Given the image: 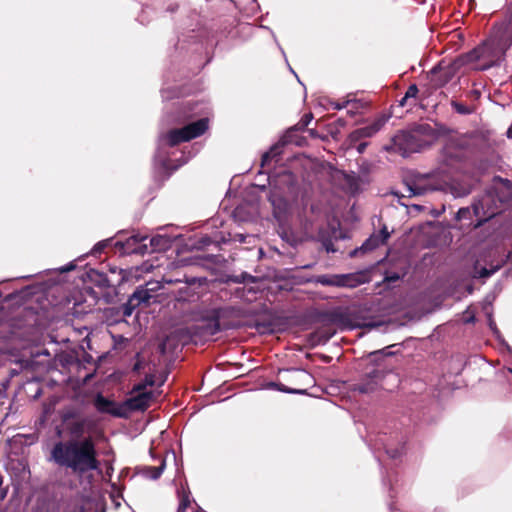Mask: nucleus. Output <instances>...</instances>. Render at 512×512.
Instances as JSON below:
<instances>
[{
    "label": "nucleus",
    "instance_id": "obj_18",
    "mask_svg": "<svg viewBox=\"0 0 512 512\" xmlns=\"http://www.w3.org/2000/svg\"><path fill=\"white\" fill-rule=\"evenodd\" d=\"M154 382H155V381H154V376H153V375H147V376L145 377L144 383H140L139 385H141V386L143 387V389H142V390H146V388H147L148 386H150V387H151V386H153V385H154Z\"/></svg>",
    "mask_w": 512,
    "mask_h": 512
},
{
    "label": "nucleus",
    "instance_id": "obj_10",
    "mask_svg": "<svg viewBox=\"0 0 512 512\" xmlns=\"http://www.w3.org/2000/svg\"><path fill=\"white\" fill-rule=\"evenodd\" d=\"M451 106L454 108V110L457 113L462 114V115L471 114L473 112V108L466 106L462 103L456 102V101H452Z\"/></svg>",
    "mask_w": 512,
    "mask_h": 512
},
{
    "label": "nucleus",
    "instance_id": "obj_2",
    "mask_svg": "<svg viewBox=\"0 0 512 512\" xmlns=\"http://www.w3.org/2000/svg\"><path fill=\"white\" fill-rule=\"evenodd\" d=\"M208 129V119H200L196 122L186 125L181 129H174L165 136L170 146H175L181 142H186L202 135Z\"/></svg>",
    "mask_w": 512,
    "mask_h": 512
},
{
    "label": "nucleus",
    "instance_id": "obj_9",
    "mask_svg": "<svg viewBox=\"0 0 512 512\" xmlns=\"http://www.w3.org/2000/svg\"><path fill=\"white\" fill-rule=\"evenodd\" d=\"M200 329L202 336H214L220 330V325L218 320L212 319L203 324Z\"/></svg>",
    "mask_w": 512,
    "mask_h": 512
},
{
    "label": "nucleus",
    "instance_id": "obj_26",
    "mask_svg": "<svg viewBox=\"0 0 512 512\" xmlns=\"http://www.w3.org/2000/svg\"><path fill=\"white\" fill-rule=\"evenodd\" d=\"M365 147H366V143L359 144V146L357 148L358 152L362 153L364 151Z\"/></svg>",
    "mask_w": 512,
    "mask_h": 512
},
{
    "label": "nucleus",
    "instance_id": "obj_12",
    "mask_svg": "<svg viewBox=\"0 0 512 512\" xmlns=\"http://www.w3.org/2000/svg\"><path fill=\"white\" fill-rule=\"evenodd\" d=\"M492 201V195L489 193L481 198V200L474 206L475 213L479 214V209L484 210L485 207H488L490 202Z\"/></svg>",
    "mask_w": 512,
    "mask_h": 512
},
{
    "label": "nucleus",
    "instance_id": "obj_21",
    "mask_svg": "<svg viewBox=\"0 0 512 512\" xmlns=\"http://www.w3.org/2000/svg\"><path fill=\"white\" fill-rule=\"evenodd\" d=\"M188 506H189V501L187 499H183L179 505L177 512H185Z\"/></svg>",
    "mask_w": 512,
    "mask_h": 512
},
{
    "label": "nucleus",
    "instance_id": "obj_15",
    "mask_svg": "<svg viewBox=\"0 0 512 512\" xmlns=\"http://www.w3.org/2000/svg\"><path fill=\"white\" fill-rule=\"evenodd\" d=\"M499 265L493 267L492 269H487V268H482L479 272H478V276L479 277H482V278H485V277H489L490 275H492L493 273H495L498 269H499Z\"/></svg>",
    "mask_w": 512,
    "mask_h": 512
},
{
    "label": "nucleus",
    "instance_id": "obj_8",
    "mask_svg": "<svg viewBox=\"0 0 512 512\" xmlns=\"http://www.w3.org/2000/svg\"><path fill=\"white\" fill-rule=\"evenodd\" d=\"M443 189V186L441 184H434L432 183V178L429 177L424 180H419L418 183L415 184L413 188L414 194H423L426 191H432V190H440Z\"/></svg>",
    "mask_w": 512,
    "mask_h": 512
},
{
    "label": "nucleus",
    "instance_id": "obj_30",
    "mask_svg": "<svg viewBox=\"0 0 512 512\" xmlns=\"http://www.w3.org/2000/svg\"><path fill=\"white\" fill-rule=\"evenodd\" d=\"M420 129L424 131L426 129V126L422 125L420 126Z\"/></svg>",
    "mask_w": 512,
    "mask_h": 512
},
{
    "label": "nucleus",
    "instance_id": "obj_23",
    "mask_svg": "<svg viewBox=\"0 0 512 512\" xmlns=\"http://www.w3.org/2000/svg\"><path fill=\"white\" fill-rule=\"evenodd\" d=\"M281 201V199H277L274 196L271 198L272 205L274 206L275 209L281 208Z\"/></svg>",
    "mask_w": 512,
    "mask_h": 512
},
{
    "label": "nucleus",
    "instance_id": "obj_6",
    "mask_svg": "<svg viewBox=\"0 0 512 512\" xmlns=\"http://www.w3.org/2000/svg\"><path fill=\"white\" fill-rule=\"evenodd\" d=\"M385 118H379L376 121H374L372 124L356 129L352 132L351 137L354 140H358L361 138H367L373 136L375 133H377L385 124Z\"/></svg>",
    "mask_w": 512,
    "mask_h": 512
},
{
    "label": "nucleus",
    "instance_id": "obj_5",
    "mask_svg": "<svg viewBox=\"0 0 512 512\" xmlns=\"http://www.w3.org/2000/svg\"><path fill=\"white\" fill-rule=\"evenodd\" d=\"M94 405L100 413H107L115 417H126V407L124 402L118 404L102 395H97Z\"/></svg>",
    "mask_w": 512,
    "mask_h": 512
},
{
    "label": "nucleus",
    "instance_id": "obj_3",
    "mask_svg": "<svg viewBox=\"0 0 512 512\" xmlns=\"http://www.w3.org/2000/svg\"><path fill=\"white\" fill-rule=\"evenodd\" d=\"M142 389L143 387L141 385H136L133 389L135 395L124 401L126 417L131 411L145 410L149 407L154 395L152 392Z\"/></svg>",
    "mask_w": 512,
    "mask_h": 512
},
{
    "label": "nucleus",
    "instance_id": "obj_22",
    "mask_svg": "<svg viewBox=\"0 0 512 512\" xmlns=\"http://www.w3.org/2000/svg\"><path fill=\"white\" fill-rule=\"evenodd\" d=\"M498 213V207H495V209H490L489 207L487 208V211L485 212L486 214V217L487 218H491L493 217L494 215H496Z\"/></svg>",
    "mask_w": 512,
    "mask_h": 512
},
{
    "label": "nucleus",
    "instance_id": "obj_25",
    "mask_svg": "<svg viewBox=\"0 0 512 512\" xmlns=\"http://www.w3.org/2000/svg\"><path fill=\"white\" fill-rule=\"evenodd\" d=\"M348 104H349V101H347L346 104H336L335 108L340 110V109L345 108Z\"/></svg>",
    "mask_w": 512,
    "mask_h": 512
},
{
    "label": "nucleus",
    "instance_id": "obj_29",
    "mask_svg": "<svg viewBox=\"0 0 512 512\" xmlns=\"http://www.w3.org/2000/svg\"><path fill=\"white\" fill-rule=\"evenodd\" d=\"M140 368V364L137 362L135 365H134V370H138Z\"/></svg>",
    "mask_w": 512,
    "mask_h": 512
},
{
    "label": "nucleus",
    "instance_id": "obj_11",
    "mask_svg": "<svg viewBox=\"0 0 512 512\" xmlns=\"http://www.w3.org/2000/svg\"><path fill=\"white\" fill-rule=\"evenodd\" d=\"M164 469V463L158 467H149L146 469V476L151 479H157L161 476Z\"/></svg>",
    "mask_w": 512,
    "mask_h": 512
},
{
    "label": "nucleus",
    "instance_id": "obj_28",
    "mask_svg": "<svg viewBox=\"0 0 512 512\" xmlns=\"http://www.w3.org/2000/svg\"><path fill=\"white\" fill-rule=\"evenodd\" d=\"M431 73H432V77H435V76L437 75V73H438V72H437L436 68H434V69L431 71Z\"/></svg>",
    "mask_w": 512,
    "mask_h": 512
},
{
    "label": "nucleus",
    "instance_id": "obj_7",
    "mask_svg": "<svg viewBox=\"0 0 512 512\" xmlns=\"http://www.w3.org/2000/svg\"><path fill=\"white\" fill-rule=\"evenodd\" d=\"M390 237V233L387 228L384 227L380 230L378 234H373L368 238L362 245L361 249L364 251H370L378 247L379 245L384 244L388 238Z\"/></svg>",
    "mask_w": 512,
    "mask_h": 512
},
{
    "label": "nucleus",
    "instance_id": "obj_20",
    "mask_svg": "<svg viewBox=\"0 0 512 512\" xmlns=\"http://www.w3.org/2000/svg\"><path fill=\"white\" fill-rule=\"evenodd\" d=\"M274 151H275V149H272L270 152H267V153H265L263 155V157H262V165H265L268 162V160L270 159V157L272 155H275Z\"/></svg>",
    "mask_w": 512,
    "mask_h": 512
},
{
    "label": "nucleus",
    "instance_id": "obj_31",
    "mask_svg": "<svg viewBox=\"0 0 512 512\" xmlns=\"http://www.w3.org/2000/svg\"><path fill=\"white\" fill-rule=\"evenodd\" d=\"M440 184L444 187V185H447V182H444V184H442V183H440Z\"/></svg>",
    "mask_w": 512,
    "mask_h": 512
},
{
    "label": "nucleus",
    "instance_id": "obj_17",
    "mask_svg": "<svg viewBox=\"0 0 512 512\" xmlns=\"http://www.w3.org/2000/svg\"><path fill=\"white\" fill-rule=\"evenodd\" d=\"M147 298H148V295H147V291H145V290L136 291V292H134V294L132 296V300H139V301H146Z\"/></svg>",
    "mask_w": 512,
    "mask_h": 512
},
{
    "label": "nucleus",
    "instance_id": "obj_24",
    "mask_svg": "<svg viewBox=\"0 0 512 512\" xmlns=\"http://www.w3.org/2000/svg\"><path fill=\"white\" fill-rule=\"evenodd\" d=\"M466 214H469V210L468 209H460L458 211V217L459 218L465 217Z\"/></svg>",
    "mask_w": 512,
    "mask_h": 512
},
{
    "label": "nucleus",
    "instance_id": "obj_16",
    "mask_svg": "<svg viewBox=\"0 0 512 512\" xmlns=\"http://www.w3.org/2000/svg\"><path fill=\"white\" fill-rule=\"evenodd\" d=\"M271 386L272 387H276L278 390L283 391V392H287V393H293V394L303 393V390L288 389V388H285L283 385H278V384H275V383H272Z\"/></svg>",
    "mask_w": 512,
    "mask_h": 512
},
{
    "label": "nucleus",
    "instance_id": "obj_27",
    "mask_svg": "<svg viewBox=\"0 0 512 512\" xmlns=\"http://www.w3.org/2000/svg\"><path fill=\"white\" fill-rule=\"evenodd\" d=\"M508 137L512 138V126L507 131Z\"/></svg>",
    "mask_w": 512,
    "mask_h": 512
},
{
    "label": "nucleus",
    "instance_id": "obj_13",
    "mask_svg": "<svg viewBox=\"0 0 512 512\" xmlns=\"http://www.w3.org/2000/svg\"><path fill=\"white\" fill-rule=\"evenodd\" d=\"M503 188L507 190V194L500 198V202H506L512 198V183L509 181L502 182Z\"/></svg>",
    "mask_w": 512,
    "mask_h": 512
},
{
    "label": "nucleus",
    "instance_id": "obj_32",
    "mask_svg": "<svg viewBox=\"0 0 512 512\" xmlns=\"http://www.w3.org/2000/svg\"><path fill=\"white\" fill-rule=\"evenodd\" d=\"M510 372L512 373V369H510Z\"/></svg>",
    "mask_w": 512,
    "mask_h": 512
},
{
    "label": "nucleus",
    "instance_id": "obj_14",
    "mask_svg": "<svg viewBox=\"0 0 512 512\" xmlns=\"http://www.w3.org/2000/svg\"><path fill=\"white\" fill-rule=\"evenodd\" d=\"M418 93V88L416 85H410L405 93V97L401 101V105H403L404 101L408 98H414L416 97Z\"/></svg>",
    "mask_w": 512,
    "mask_h": 512
},
{
    "label": "nucleus",
    "instance_id": "obj_19",
    "mask_svg": "<svg viewBox=\"0 0 512 512\" xmlns=\"http://www.w3.org/2000/svg\"><path fill=\"white\" fill-rule=\"evenodd\" d=\"M2 485H3V477L0 474V501H2L8 493V488L2 487Z\"/></svg>",
    "mask_w": 512,
    "mask_h": 512
},
{
    "label": "nucleus",
    "instance_id": "obj_1",
    "mask_svg": "<svg viewBox=\"0 0 512 512\" xmlns=\"http://www.w3.org/2000/svg\"><path fill=\"white\" fill-rule=\"evenodd\" d=\"M51 457L59 466L69 468L79 475L99 468L96 447L90 437L56 443Z\"/></svg>",
    "mask_w": 512,
    "mask_h": 512
},
{
    "label": "nucleus",
    "instance_id": "obj_4",
    "mask_svg": "<svg viewBox=\"0 0 512 512\" xmlns=\"http://www.w3.org/2000/svg\"><path fill=\"white\" fill-rule=\"evenodd\" d=\"M317 282L324 286L355 287L358 285V277L354 274L321 275Z\"/></svg>",
    "mask_w": 512,
    "mask_h": 512
}]
</instances>
